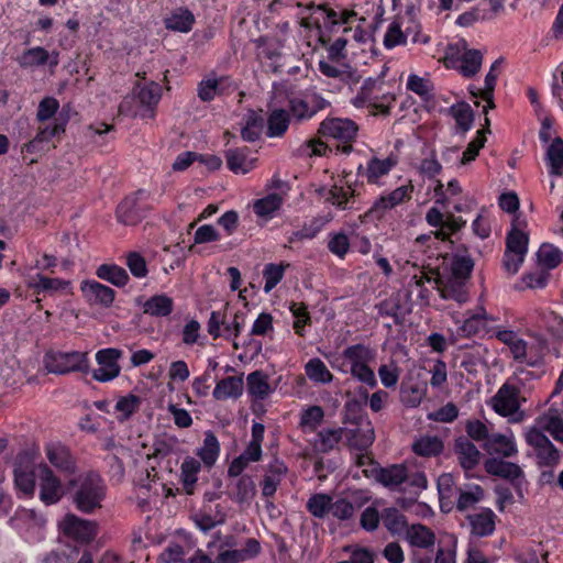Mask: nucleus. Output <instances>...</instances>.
<instances>
[{"instance_id":"nucleus-1","label":"nucleus","mask_w":563,"mask_h":563,"mask_svg":"<svg viewBox=\"0 0 563 563\" xmlns=\"http://www.w3.org/2000/svg\"><path fill=\"white\" fill-rule=\"evenodd\" d=\"M305 10L308 14L300 16V26L307 31L316 29L323 45L330 43L332 33L338 32H352L356 41L362 40L358 35L360 30H352L349 26L351 20L356 15L353 11L341 10L338 12L324 5H308Z\"/></svg>"},{"instance_id":"nucleus-2","label":"nucleus","mask_w":563,"mask_h":563,"mask_svg":"<svg viewBox=\"0 0 563 563\" xmlns=\"http://www.w3.org/2000/svg\"><path fill=\"white\" fill-rule=\"evenodd\" d=\"M68 489L73 504L85 514H91L101 508L107 494L104 481L95 472L77 475L69 481Z\"/></svg>"},{"instance_id":"nucleus-3","label":"nucleus","mask_w":563,"mask_h":563,"mask_svg":"<svg viewBox=\"0 0 563 563\" xmlns=\"http://www.w3.org/2000/svg\"><path fill=\"white\" fill-rule=\"evenodd\" d=\"M375 479L389 490L406 493L411 497H418L428 487L423 472L408 468L404 464L375 470Z\"/></svg>"},{"instance_id":"nucleus-4","label":"nucleus","mask_w":563,"mask_h":563,"mask_svg":"<svg viewBox=\"0 0 563 563\" xmlns=\"http://www.w3.org/2000/svg\"><path fill=\"white\" fill-rule=\"evenodd\" d=\"M527 220L521 216H515L511 229L506 238V251L504 254V268L515 275L522 265L528 252L529 236L526 232Z\"/></svg>"},{"instance_id":"nucleus-5","label":"nucleus","mask_w":563,"mask_h":563,"mask_svg":"<svg viewBox=\"0 0 563 563\" xmlns=\"http://www.w3.org/2000/svg\"><path fill=\"white\" fill-rule=\"evenodd\" d=\"M444 66L459 71L463 77L475 76L483 64V54L475 48H468L465 41H459L448 46L443 57Z\"/></svg>"},{"instance_id":"nucleus-6","label":"nucleus","mask_w":563,"mask_h":563,"mask_svg":"<svg viewBox=\"0 0 563 563\" xmlns=\"http://www.w3.org/2000/svg\"><path fill=\"white\" fill-rule=\"evenodd\" d=\"M394 101L395 96L385 90L383 80L378 78L365 79L357 95L351 100L356 108H372L383 114L389 112Z\"/></svg>"},{"instance_id":"nucleus-7","label":"nucleus","mask_w":563,"mask_h":563,"mask_svg":"<svg viewBox=\"0 0 563 563\" xmlns=\"http://www.w3.org/2000/svg\"><path fill=\"white\" fill-rule=\"evenodd\" d=\"M343 358L350 365L351 375L368 387L377 385L375 373L368 364L375 358V351L364 344H354L347 346L343 353Z\"/></svg>"},{"instance_id":"nucleus-8","label":"nucleus","mask_w":563,"mask_h":563,"mask_svg":"<svg viewBox=\"0 0 563 563\" xmlns=\"http://www.w3.org/2000/svg\"><path fill=\"white\" fill-rule=\"evenodd\" d=\"M45 368L53 374L65 375L71 372L87 374L90 371V363L87 352L53 351L44 356Z\"/></svg>"},{"instance_id":"nucleus-9","label":"nucleus","mask_w":563,"mask_h":563,"mask_svg":"<svg viewBox=\"0 0 563 563\" xmlns=\"http://www.w3.org/2000/svg\"><path fill=\"white\" fill-rule=\"evenodd\" d=\"M10 522L27 542H37L44 538L46 520L33 509L19 508Z\"/></svg>"},{"instance_id":"nucleus-10","label":"nucleus","mask_w":563,"mask_h":563,"mask_svg":"<svg viewBox=\"0 0 563 563\" xmlns=\"http://www.w3.org/2000/svg\"><path fill=\"white\" fill-rule=\"evenodd\" d=\"M520 390L512 384H503L490 400L492 408L496 413L509 418L512 422L522 419L520 411Z\"/></svg>"},{"instance_id":"nucleus-11","label":"nucleus","mask_w":563,"mask_h":563,"mask_svg":"<svg viewBox=\"0 0 563 563\" xmlns=\"http://www.w3.org/2000/svg\"><path fill=\"white\" fill-rule=\"evenodd\" d=\"M150 194L140 189L125 197L117 208V219L125 225H134L140 222L151 208L147 200Z\"/></svg>"},{"instance_id":"nucleus-12","label":"nucleus","mask_w":563,"mask_h":563,"mask_svg":"<svg viewBox=\"0 0 563 563\" xmlns=\"http://www.w3.org/2000/svg\"><path fill=\"white\" fill-rule=\"evenodd\" d=\"M527 443L532 448L540 466H554L561 460V453L542 429L532 428L526 434Z\"/></svg>"},{"instance_id":"nucleus-13","label":"nucleus","mask_w":563,"mask_h":563,"mask_svg":"<svg viewBox=\"0 0 563 563\" xmlns=\"http://www.w3.org/2000/svg\"><path fill=\"white\" fill-rule=\"evenodd\" d=\"M123 356V351L117 347L101 349L96 353L98 367L91 372L96 382L108 383L119 377L121 366L119 360Z\"/></svg>"},{"instance_id":"nucleus-14","label":"nucleus","mask_w":563,"mask_h":563,"mask_svg":"<svg viewBox=\"0 0 563 563\" xmlns=\"http://www.w3.org/2000/svg\"><path fill=\"white\" fill-rule=\"evenodd\" d=\"M398 164V158L394 155H389L387 157H371L366 165H360L357 167V175L365 178L367 184L384 186V178L389 175L391 169H394Z\"/></svg>"},{"instance_id":"nucleus-15","label":"nucleus","mask_w":563,"mask_h":563,"mask_svg":"<svg viewBox=\"0 0 563 563\" xmlns=\"http://www.w3.org/2000/svg\"><path fill=\"white\" fill-rule=\"evenodd\" d=\"M413 186L402 185L396 189L382 194L367 211L368 216L375 219L383 218L389 210L411 199Z\"/></svg>"},{"instance_id":"nucleus-16","label":"nucleus","mask_w":563,"mask_h":563,"mask_svg":"<svg viewBox=\"0 0 563 563\" xmlns=\"http://www.w3.org/2000/svg\"><path fill=\"white\" fill-rule=\"evenodd\" d=\"M36 475L40 486V499L45 505L57 504L64 495L62 483L53 471L43 463L36 465Z\"/></svg>"},{"instance_id":"nucleus-17","label":"nucleus","mask_w":563,"mask_h":563,"mask_svg":"<svg viewBox=\"0 0 563 563\" xmlns=\"http://www.w3.org/2000/svg\"><path fill=\"white\" fill-rule=\"evenodd\" d=\"M358 131L357 124L350 119L329 118L321 122L319 133L324 137H331L343 143L355 139Z\"/></svg>"},{"instance_id":"nucleus-18","label":"nucleus","mask_w":563,"mask_h":563,"mask_svg":"<svg viewBox=\"0 0 563 563\" xmlns=\"http://www.w3.org/2000/svg\"><path fill=\"white\" fill-rule=\"evenodd\" d=\"M58 528L65 536L80 542H88L96 536V525L74 514H67L58 522Z\"/></svg>"},{"instance_id":"nucleus-19","label":"nucleus","mask_w":563,"mask_h":563,"mask_svg":"<svg viewBox=\"0 0 563 563\" xmlns=\"http://www.w3.org/2000/svg\"><path fill=\"white\" fill-rule=\"evenodd\" d=\"M80 290L88 305L109 308L112 306L115 292L112 288L93 279L84 280Z\"/></svg>"},{"instance_id":"nucleus-20","label":"nucleus","mask_w":563,"mask_h":563,"mask_svg":"<svg viewBox=\"0 0 563 563\" xmlns=\"http://www.w3.org/2000/svg\"><path fill=\"white\" fill-rule=\"evenodd\" d=\"M536 422L539 429L548 431L554 440L563 443V400L553 401Z\"/></svg>"},{"instance_id":"nucleus-21","label":"nucleus","mask_w":563,"mask_h":563,"mask_svg":"<svg viewBox=\"0 0 563 563\" xmlns=\"http://www.w3.org/2000/svg\"><path fill=\"white\" fill-rule=\"evenodd\" d=\"M344 439L350 448L368 449L375 439L374 428L367 419H361L355 427L345 428Z\"/></svg>"},{"instance_id":"nucleus-22","label":"nucleus","mask_w":563,"mask_h":563,"mask_svg":"<svg viewBox=\"0 0 563 563\" xmlns=\"http://www.w3.org/2000/svg\"><path fill=\"white\" fill-rule=\"evenodd\" d=\"M228 168L234 174H247L255 168L257 157L247 146L225 151Z\"/></svg>"},{"instance_id":"nucleus-23","label":"nucleus","mask_w":563,"mask_h":563,"mask_svg":"<svg viewBox=\"0 0 563 563\" xmlns=\"http://www.w3.org/2000/svg\"><path fill=\"white\" fill-rule=\"evenodd\" d=\"M345 428H323L314 433L308 440L309 444L317 453H329L335 450L344 439Z\"/></svg>"},{"instance_id":"nucleus-24","label":"nucleus","mask_w":563,"mask_h":563,"mask_svg":"<svg viewBox=\"0 0 563 563\" xmlns=\"http://www.w3.org/2000/svg\"><path fill=\"white\" fill-rule=\"evenodd\" d=\"M191 518L198 529L208 532L225 521V512L221 505L208 503L195 512Z\"/></svg>"},{"instance_id":"nucleus-25","label":"nucleus","mask_w":563,"mask_h":563,"mask_svg":"<svg viewBox=\"0 0 563 563\" xmlns=\"http://www.w3.org/2000/svg\"><path fill=\"white\" fill-rule=\"evenodd\" d=\"M69 117L64 111L59 112L54 119L52 125L41 129L35 137L22 147L23 152L35 153L38 151V145L43 142H48L52 137L57 136L65 132L66 124Z\"/></svg>"},{"instance_id":"nucleus-26","label":"nucleus","mask_w":563,"mask_h":563,"mask_svg":"<svg viewBox=\"0 0 563 563\" xmlns=\"http://www.w3.org/2000/svg\"><path fill=\"white\" fill-rule=\"evenodd\" d=\"M471 527V534L484 538L494 533L496 528V515L490 508H482L466 516Z\"/></svg>"},{"instance_id":"nucleus-27","label":"nucleus","mask_w":563,"mask_h":563,"mask_svg":"<svg viewBox=\"0 0 563 563\" xmlns=\"http://www.w3.org/2000/svg\"><path fill=\"white\" fill-rule=\"evenodd\" d=\"M499 62L495 60L489 71L485 76L484 80V87H477L475 85H470L468 91L472 95L473 98H482L484 101H486V104L483 108V111L485 113L488 112L489 109H493L495 107L494 104V90L498 77L497 68H498Z\"/></svg>"},{"instance_id":"nucleus-28","label":"nucleus","mask_w":563,"mask_h":563,"mask_svg":"<svg viewBox=\"0 0 563 563\" xmlns=\"http://www.w3.org/2000/svg\"><path fill=\"white\" fill-rule=\"evenodd\" d=\"M275 388L271 386L268 376L261 372L255 371L246 377V391L253 402L263 401L271 397Z\"/></svg>"},{"instance_id":"nucleus-29","label":"nucleus","mask_w":563,"mask_h":563,"mask_svg":"<svg viewBox=\"0 0 563 563\" xmlns=\"http://www.w3.org/2000/svg\"><path fill=\"white\" fill-rule=\"evenodd\" d=\"M287 472L288 467L283 461L274 460L267 465V470L262 482V494L264 497H271L276 493Z\"/></svg>"},{"instance_id":"nucleus-30","label":"nucleus","mask_w":563,"mask_h":563,"mask_svg":"<svg viewBox=\"0 0 563 563\" xmlns=\"http://www.w3.org/2000/svg\"><path fill=\"white\" fill-rule=\"evenodd\" d=\"M489 454L510 457L517 453V446L512 432L506 434H492L484 444Z\"/></svg>"},{"instance_id":"nucleus-31","label":"nucleus","mask_w":563,"mask_h":563,"mask_svg":"<svg viewBox=\"0 0 563 563\" xmlns=\"http://www.w3.org/2000/svg\"><path fill=\"white\" fill-rule=\"evenodd\" d=\"M49 64L52 67L58 65V53L49 54L44 47L36 46L25 51L19 57V64L21 67H35Z\"/></svg>"},{"instance_id":"nucleus-32","label":"nucleus","mask_w":563,"mask_h":563,"mask_svg":"<svg viewBox=\"0 0 563 563\" xmlns=\"http://www.w3.org/2000/svg\"><path fill=\"white\" fill-rule=\"evenodd\" d=\"M142 310L151 317L165 318L173 312L174 300L165 294L154 295L142 303Z\"/></svg>"},{"instance_id":"nucleus-33","label":"nucleus","mask_w":563,"mask_h":563,"mask_svg":"<svg viewBox=\"0 0 563 563\" xmlns=\"http://www.w3.org/2000/svg\"><path fill=\"white\" fill-rule=\"evenodd\" d=\"M322 190L324 191L323 196L325 200L331 205L342 210L350 208L349 203L354 196V189L347 185V181L341 179L339 183L331 186V188Z\"/></svg>"},{"instance_id":"nucleus-34","label":"nucleus","mask_w":563,"mask_h":563,"mask_svg":"<svg viewBox=\"0 0 563 563\" xmlns=\"http://www.w3.org/2000/svg\"><path fill=\"white\" fill-rule=\"evenodd\" d=\"M488 316L483 307H478L474 312H467L464 320H455L459 331L464 336H472L485 329Z\"/></svg>"},{"instance_id":"nucleus-35","label":"nucleus","mask_w":563,"mask_h":563,"mask_svg":"<svg viewBox=\"0 0 563 563\" xmlns=\"http://www.w3.org/2000/svg\"><path fill=\"white\" fill-rule=\"evenodd\" d=\"M405 540L412 548L430 549L435 543V534L430 528L416 523L409 527L405 534Z\"/></svg>"},{"instance_id":"nucleus-36","label":"nucleus","mask_w":563,"mask_h":563,"mask_svg":"<svg viewBox=\"0 0 563 563\" xmlns=\"http://www.w3.org/2000/svg\"><path fill=\"white\" fill-rule=\"evenodd\" d=\"M195 23V15L186 8L174 9L165 19L164 24L167 30L180 33L191 31Z\"/></svg>"},{"instance_id":"nucleus-37","label":"nucleus","mask_w":563,"mask_h":563,"mask_svg":"<svg viewBox=\"0 0 563 563\" xmlns=\"http://www.w3.org/2000/svg\"><path fill=\"white\" fill-rule=\"evenodd\" d=\"M485 467L489 474L504 477L512 482L519 483L523 477L520 466L511 462L490 459L486 461Z\"/></svg>"},{"instance_id":"nucleus-38","label":"nucleus","mask_w":563,"mask_h":563,"mask_svg":"<svg viewBox=\"0 0 563 563\" xmlns=\"http://www.w3.org/2000/svg\"><path fill=\"white\" fill-rule=\"evenodd\" d=\"M544 161L550 176L563 175V140L555 137L545 150Z\"/></svg>"},{"instance_id":"nucleus-39","label":"nucleus","mask_w":563,"mask_h":563,"mask_svg":"<svg viewBox=\"0 0 563 563\" xmlns=\"http://www.w3.org/2000/svg\"><path fill=\"white\" fill-rule=\"evenodd\" d=\"M137 99L140 103L145 107L144 113L142 117L153 118L154 108L159 102L162 97V88L158 84L152 81L150 84L144 85L143 87H137Z\"/></svg>"},{"instance_id":"nucleus-40","label":"nucleus","mask_w":563,"mask_h":563,"mask_svg":"<svg viewBox=\"0 0 563 563\" xmlns=\"http://www.w3.org/2000/svg\"><path fill=\"white\" fill-rule=\"evenodd\" d=\"M243 393V377L229 376L219 380L213 389V397L217 400L239 398Z\"/></svg>"},{"instance_id":"nucleus-41","label":"nucleus","mask_w":563,"mask_h":563,"mask_svg":"<svg viewBox=\"0 0 563 563\" xmlns=\"http://www.w3.org/2000/svg\"><path fill=\"white\" fill-rule=\"evenodd\" d=\"M438 290L443 299H452L464 303L468 299L465 280L450 277L446 282L438 285Z\"/></svg>"},{"instance_id":"nucleus-42","label":"nucleus","mask_w":563,"mask_h":563,"mask_svg":"<svg viewBox=\"0 0 563 563\" xmlns=\"http://www.w3.org/2000/svg\"><path fill=\"white\" fill-rule=\"evenodd\" d=\"M283 40L272 37H261L256 41L257 57L267 59L272 66H275L282 56Z\"/></svg>"},{"instance_id":"nucleus-43","label":"nucleus","mask_w":563,"mask_h":563,"mask_svg":"<svg viewBox=\"0 0 563 563\" xmlns=\"http://www.w3.org/2000/svg\"><path fill=\"white\" fill-rule=\"evenodd\" d=\"M35 479H37L36 466L34 468H30L29 466L20 464L14 468L15 486L22 495L26 497L33 496Z\"/></svg>"},{"instance_id":"nucleus-44","label":"nucleus","mask_w":563,"mask_h":563,"mask_svg":"<svg viewBox=\"0 0 563 563\" xmlns=\"http://www.w3.org/2000/svg\"><path fill=\"white\" fill-rule=\"evenodd\" d=\"M201 471V464L192 456H187L180 466V479L187 494H192L198 481V474Z\"/></svg>"},{"instance_id":"nucleus-45","label":"nucleus","mask_w":563,"mask_h":563,"mask_svg":"<svg viewBox=\"0 0 563 563\" xmlns=\"http://www.w3.org/2000/svg\"><path fill=\"white\" fill-rule=\"evenodd\" d=\"M455 448L460 464L466 472L478 464L481 453L472 442L461 439L456 441Z\"/></svg>"},{"instance_id":"nucleus-46","label":"nucleus","mask_w":563,"mask_h":563,"mask_svg":"<svg viewBox=\"0 0 563 563\" xmlns=\"http://www.w3.org/2000/svg\"><path fill=\"white\" fill-rule=\"evenodd\" d=\"M290 114L284 109H274L267 118L266 134L269 137H279L285 134L289 126Z\"/></svg>"},{"instance_id":"nucleus-47","label":"nucleus","mask_w":563,"mask_h":563,"mask_svg":"<svg viewBox=\"0 0 563 563\" xmlns=\"http://www.w3.org/2000/svg\"><path fill=\"white\" fill-rule=\"evenodd\" d=\"M46 457L52 465L60 471L71 472L74 471V462L68 450L65 446L57 444H49L45 449Z\"/></svg>"},{"instance_id":"nucleus-48","label":"nucleus","mask_w":563,"mask_h":563,"mask_svg":"<svg viewBox=\"0 0 563 563\" xmlns=\"http://www.w3.org/2000/svg\"><path fill=\"white\" fill-rule=\"evenodd\" d=\"M484 498V490L479 485L467 484L459 488L456 508L460 511L467 510Z\"/></svg>"},{"instance_id":"nucleus-49","label":"nucleus","mask_w":563,"mask_h":563,"mask_svg":"<svg viewBox=\"0 0 563 563\" xmlns=\"http://www.w3.org/2000/svg\"><path fill=\"white\" fill-rule=\"evenodd\" d=\"M443 448V441L437 435H423L412 443V451L423 457L435 456Z\"/></svg>"},{"instance_id":"nucleus-50","label":"nucleus","mask_w":563,"mask_h":563,"mask_svg":"<svg viewBox=\"0 0 563 563\" xmlns=\"http://www.w3.org/2000/svg\"><path fill=\"white\" fill-rule=\"evenodd\" d=\"M384 527L394 536L406 534L409 527L406 517L396 508H387L382 515Z\"/></svg>"},{"instance_id":"nucleus-51","label":"nucleus","mask_w":563,"mask_h":563,"mask_svg":"<svg viewBox=\"0 0 563 563\" xmlns=\"http://www.w3.org/2000/svg\"><path fill=\"white\" fill-rule=\"evenodd\" d=\"M219 454L220 443L217 437L211 431L206 432L203 443L197 450V455L206 466L211 467L217 462Z\"/></svg>"},{"instance_id":"nucleus-52","label":"nucleus","mask_w":563,"mask_h":563,"mask_svg":"<svg viewBox=\"0 0 563 563\" xmlns=\"http://www.w3.org/2000/svg\"><path fill=\"white\" fill-rule=\"evenodd\" d=\"M98 278L106 280L117 287H123L129 282V275L124 268L114 264H102L97 271Z\"/></svg>"},{"instance_id":"nucleus-53","label":"nucleus","mask_w":563,"mask_h":563,"mask_svg":"<svg viewBox=\"0 0 563 563\" xmlns=\"http://www.w3.org/2000/svg\"><path fill=\"white\" fill-rule=\"evenodd\" d=\"M324 418V411L320 406H310L302 410L299 426L305 434L316 433Z\"/></svg>"},{"instance_id":"nucleus-54","label":"nucleus","mask_w":563,"mask_h":563,"mask_svg":"<svg viewBox=\"0 0 563 563\" xmlns=\"http://www.w3.org/2000/svg\"><path fill=\"white\" fill-rule=\"evenodd\" d=\"M305 373L316 384H329L333 379V375L324 362L318 357H313L306 363Z\"/></svg>"},{"instance_id":"nucleus-55","label":"nucleus","mask_w":563,"mask_h":563,"mask_svg":"<svg viewBox=\"0 0 563 563\" xmlns=\"http://www.w3.org/2000/svg\"><path fill=\"white\" fill-rule=\"evenodd\" d=\"M283 197L277 192L269 194L254 202V212L261 218H273L283 205Z\"/></svg>"},{"instance_id":"nucleus-56","label":"nucleus","mask_w":563,"mask_h":563,"mask_svg":"<svg viewBox=\"0 0 563 563\" xmlns=\"http://www.w3.org/2000/svg\"><path fill=\"white\" fill-rule=\"evenodd\" d=\"M427 394V385L423 383L402 384L400 388V398L405 406L410 408L418 407Z\"/></svg>"},{"instance_id":"nucleus-57","label":"nucleus","mask_w":563,"mask_h":563,"mask_svg":"<svg viewBox=\"0 0 563 563\" xmlns=\"http://www.w3.org/2000/svg\"><path fill=\"white\" fill-rule=\"evenodd\" d=\"M537 255L539 264L547 269H553L563 262V252L550 243H543Z\"/></svg>"},{"instance_id":"nucleus-58","label":"nucleus","mask_w":563,"mask_h":563,"mask_svg":"<svg viewBox=\"0 0 563 563\" xmlns=\"http://www.w3.org/2000/svg\"><path fill=\"white\" fill-rule=\"evenodd\" d=\"M140 405V397L133 394L120 397L114 406V412L117 413L118 421L124 422L129 420L132 415L139 410Z\"/></svg>"},{"instance_id":"nucleus-59","label":"nucleus","mask_w":563,"mask_h":563,"mask_svg":"<svg viewBox=\"0 0 563 563\" xmlns=\"http://www.w3.org/2000/svg\"><path fill=\"white\" fill-rule=\"evenodd\" d=\"M332 499L327 494H314L308 499L307 509L313 517L323 519L331 512Z\"/></svg>"},{"instance_id":"nucleus-60","label":"nucleus","mask_w":563,"mask_h":563,"mask_svg":"<svg viewBox=\"0 0 563 563\" xmlns=\"http://www.w3.org/2000/svg\"><path fill=\"white\" fill-rule=\"evenodd\" d=\"M457 539L451 534L439 544L433 563H456Z\"/></svg>"},{"instance_id":"nucleus-61","label":"nucleus","mask_w":563,"mask_h":563,"mask_svg":"<svg viewBox=\"0 0 563 563\" xmlns=\"http://www.w3.org/2000/svg\"><path fill=\"white\" fill-rule=\"evenodd\" d=\"M255 495V484L253 479L247 476H240L234 485L233 498L240 503H250Z\"/></svg>"},{"instance_id":"nucleus-62","label":"nucleus","mask_w":563,"mask_h":563,"mask_svg":"<svg viewBox=\"0 0 563 563\" xmlns=\"http://www.w3.org/2000/svg\"><path fill=\"white\" fill-rule=\"evenodd\" d=\"M406 86L408 90L423 100H429L432 96L433 85L429 78L411 74L408 76Z\"/></svg>"},{"instance_id":"nucleus-63","label":"nucleus","mask_w":563,"mask_h":563,"mask_svg":"<svg viewBox=\"0 0 563 563\" xmlns=\"http://www.w3.org/2000/svg\"><path fill=\"white\" fill-rule=\"evenodd\" d=\"M450 113L454 118L456 125L463 131L466 132L472 128L473 124V112L471 107L461 102L457 104H453L450 108Z\"/></svg>"},{"instance_id":"nucleus-64","label":"nucleus","mask_w":563,"mask_h":563,"mask_svg":"<svg viewBox=\"0 0 563 563\" xmlns=\"http://www.w3.org/2000/svg\"><path fill=\"white\" fill-rule=\"evenodd\" d=\"M289 113L298 121L309 120L316 114L308 99L298 97L289 100Z\"/></svg>"}]
</instances>
